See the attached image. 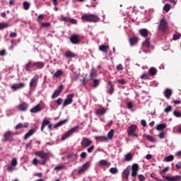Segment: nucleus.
<instances>
[{
	"mask_svg": "<svg viewBox=\"0 0 181 181\" xmlns=\"http://www.w3.org/2000/svg\"><path fill=\"white\" fill-rule=\"evenodd\" d=\"M35 155L42 159V162H40L41 165H46V162H47V159L49 158V153L41 151L35 152Z\"/></svg>",
	"mask_w": 181,
	"mask_h": 181,
	"instance_id": "nucleus-1",
	"label": "nucleus"
},
{
	"mask_svg": "<svg viewBox=\"0 0 181 181\" xmlns=\"http://www.w3.org/2000/svg\"><path fill=\"white\" fill-rule=\"evenodd\" d=\"M81 128L79 126L74 127V128L71 129L68 132H66L62 137V141H66L70 135L74 134V132H78Z\"/></svg>",
	"mask_w": 181,
	"mask_h": 181,
	"instance_id": "nucleus-2",
	"label": "nucleus"
},
{
	"mask_svg": "<svg viewBox=\"0 0 181 181\" xmlns=\"http://www.w3.org/2000/svg\"><path fill=\"white\" fill-rule=\"evenodd\" d=\"M83 21H86V22H98L100 18L95 15H83L82 16Z\"/></svg>",
	"mask_w": 181,
	"mask_h": 181,
	"instance_id": "nucleus-3",
	"label": "nucleus"
},
{
	"mask_svg": "<svg viewBox=\"0 0 181 181\" xmlns=\"http://www.w3.org/2000/svg\"><path fill=\"white\" fill-rule=\"evenodd\" d=\"M168 29H169L168 21H166L165 19H161L158 26V30H160L163 32V33H165Z\"/></svg>",
	"mask_w": 181,
	"mask_h": 181,
	"instance_id": "nucleus-4",
	"label": "nucleus"
},
{
	"mask_svg": "<svg viewBox=\"0 0 181 181\" xmlns=\"http://www.w3.org/2000/svg\"><path fill=\"white\" fill-rule=\"evenodd\" d=\"M92 144L93 141L86 137H83L81 142V145L83 148H88V146H91Z\"/></svg>",
	"mask_w": 181,
	"mask_h": 181,
	"instance_id": "nucleus-5",
	"label": "nucleus"
},
{
	"mask_svg": "<svg viewBox=\"0 0 181 181\" xmlns=\"http://www.w3.org/2000/svg\"><path fill=\"white\" fill-rule=\"evenodd\" d=\"M73 98H74V94H69L66 96V99L64 100L63 107H67V105H70V104L73 103Z\"/></svg>",
	"mask_w": 181,
	"mask_h": 181,
	"instance_id": "nucleus-6",
	"label": "nucleus"
},
{
	"mask_svg": "<svg viewBox=\"0 0 181 181\" xmlns=\"http://www.w3.org/2000/svg\"><path fill=\"white\" fill-rule=\"evenodd\" d=\"M13 135H15V133L12 132L8 131L6 132L4 135L5 142H8L9 141H13V139H12L13 138Z\"/></svg>",
	"mask_w": 181,
	"mask_h": 181,
	"instance_id": "nucleus-7",
	"label": "nucleus"
},
{
	"mask_svg": "<svg viewBox=\"0 0 181 181\" xmlns=\"http://www.w3.org/2000/svg\"><path fill=\"white\" fill-rule=\"evenodd\" d=\"M70 42L72 45H78L81 40L78 37V35H73L70 37Z\"/></svg>",
	"mask_w": 181,
	"mask_h": 181,
	"instance_id": "nucleus-8",
	"label": "nucleus"
},
{
	"mask_svg": "<svg viewBox=\"0 0 181 181\" xmlns=\"http://www.w3.org/2000/svg\"><path fill=\"white\" fill-rule=\"evenodd\" d=\"M132 177H136L138 172L139 171V165L138 164H133L132 166Z\"/></svg>",
	"mask_w": 181,
	"mask_h": 181,
	"instance_id": "nucleus-9",
	"label": "nucleus"
},
{
	"mask_svg": "<svg viewBox=\"0 0 181 181\" xmlns=\"http://www.w3.org/2000/svg\"><path fill=\"white\" fill-rule=\"evenodd\" d=\"M163 179L168 181H181V176L180 175H175L173 177H169L165 175H162Z\"/></svg>",
	"mask_w": 181,
	"mask_h": 181,
	"instance_id": "nucleus-10",
	"label": "nucleus"
},
{
	"mask_svg": "<svg viewBox=\"0 0 181 181\" xmlns=\"http://www.w3.org/2000/svg\"><path fill=\"white\" fill-rule=\"evenodd\" d=\"M90 168V162H86L82 168L78 170V175H83Z\"/></svg>",
	"mask_w": 181,
	"mask_h": 181,
	"instance_id": "nucleus-11",
	"label": "nucleus"
},
{
	"mask_svg": "<svg viewBox=\"0 0 181 181\" xmlns=\"http://www.w3.org/2000/svg\"><path fill=\"white\" fill-rule=\"evenodd\" d=\"M62 21L63 22H67V23H71L72 25H76L77 23V21L74 18H70L69 17L62 16Z\"/></svg>",
	"mask_w": 181,
	"mask_h": 181,
	"instance_id": "nucleus-12",
	"label": "nucleus"
},
{
	"mask_svg": "<svg viewBox=\"0 0 181 181\" xmlns=\"http://www.w3.org/2000/svg\"><path fill=\"white\" fill-rule=\"evenodd\" d=\"M64 88V86L63 85H61L59 87V89L54 91V93H53V95L52 96V98H57V97H59V95H60V94H62Z\"/></svg>",
	"mask_w": 181,
	"mask_h": 181,
	"instance_id": "nucleus-13",
	"label": "nucleus"
},
{
	"mask_svg": "<svg viewBox=\"0 0 181 181\" xmlns=\"http://www.w3.org/2000/svg\"><path fill=\"white\" fill-rule=\"evenodd\" d=\"M136 125L132 124L127 129L128 135H134L135 134V131H136Z\"/></svg>",
	"mask_w": 181,
	"mask_h": 181,
	"instance_id": "nucleus-14",
	"label": "nucleus"
},
{
	"mask_svg": "<svg viewBox=\"0 0 181 181\" xmlns=\"http://www.w3.org/2000/svg\"><path fill=\"white\" fill-rule=\"evenodd\" d=\"M108 84H109L110 87H109V89L107 90V93L110 95H112V94H114L115 85H114V83H112V82L111 81H108Z\"/></svg>",
	"mask_w": 181,
	"mask_h": 181,
	"instance_id": "nucleus-15",
	"label": "nucleus"
},
{
	"mask_svg": "<svg viewBox=\"0 0 181 181\" xmlns=\"http://www.w3.org/2000/svg\"><path fill=\"white\" fill-rule=\"evenodd\" d=\"M30 112L35 114V112H40L42 111V106L40 105H37L35 107L30 109Z\"/></svg>",
	"mask_w": 181,
	"mask_h": 181,
	"instance_id": "nucleus-16",
	"label": "nucleus"
},
{
	"mask_svg": "<svg viewBox=\"0 0 181 181\" xmlns=\"http://www.w3.org/2000/svg\"><path fill=\"white\" fill-rule=\"evenodd\" d=\"M25 87V83H17V84H14L11 86V88L13 90H15V91H16V90H19V88H23Z\"/></svg>",
	"mask_w": 181,
	"mask_h": 181,
	"instance_id": "nucleus-17",
	"label": "nucleus"
},
{
	"mask_svg": "<svg viewBox=\"0 0 181 181\" xmlns=\"http://www.w3.org/2000/svg\"><path fill=\"white\" fill-rule=\"evenodd\" d=\"M66 59H73V57H76V54L71 51H66L64 54Z\"/></svg>",
	"mask_w": 181,
	"mask_h": 181,
	"instance_id": "nucleus-18",
	"label": "nucleus"
},
{
	"mask_svg": "<svg viewBox=\"0 0 181 181\" xmlns=\"http://www.w3.org/2000/svg\"><path fill=\"white\" fill-rule=\"evenodd\" d=\"M139 33L143 37H148V35H149V31L147 29L143 28L139 30Z\"/></svg>",
	"mask_w": 181,
	"mask_h": 181,
	"instance_id": "nucleus-19",
	"label": "nucleus"
},
{
	"mask_svg": "<svg viewBox=\"0 0 181 181\" xmlns=\"http://www.w3.org/2000/svg\"><path fill=\"white\" fill-rule=\"evenodd\" d=\"M37 80H38L37 76H34L30 82V87H36V83H37Z\"/></svg>",
	"mask_w": 181,
	"mask_h": 181,
	"instance_id": "nucleus-20",
	"label": "nucleus"
},
{
	"mask_svg": "<svg viewBox=\"0 0 181 181\" xmlns=\"http://www.w3.org/2000/svg\"><path fill=\"white\" fill-rule=\"evenodd\" d=\"M18 110L20 111H26V110H28V103H21L18 105Z\"/></svg>",
	"mask_w": 181,
	"mask_h": 181,
	"instance_id": "nucleus-21",
	"label": "nucleus"
},
{
	"mask_svg": "<svg viewBox=\"0 0 181 181\" xmlns=\"http://www.w3.org/2000/svg\"><path fill=\"white\" fill-rule=\"evenodd\" d=\"M99 165L100 166H107V168H110V166H111V163L107 161V160H100L99 161Z\"/></svg>",
	"mask_w": 181,
	"mask_h": 181,
	"instance_id": "nucleus-22",
	"label": "nucleus"
},
{
	"mask_svg": "<svg viewBox=\"0 0 181 181\" xmlns=\"http://www.w3.org/2000/svg\"><path fill=\"white\" fill-rule=\"evenodd\" d=\"M29 127V123H19L16 126V129H22V128H28Z\"/></svg>",
	"mask_w": 181,
	"mask_h": 181,
	"instance_id": "nucleus-23",
	"label": "nucleus"
},
{
	"mask_svg": "<svg viewBox=\"0 0 181 181\" xmlns=\"http://www.w3.org/2000/svg\"><path fill=\"white\" fill-rule=\"evenodd\" d=\"M129 177V170L128 168H126L122 172V178L126 179V180H128Z\"/></svg>",
	"mask_w": 181,
	"mask_h": 181,
	"instance_id": "nucleus-24",
	"label": "nucleus"
},
{
	"mask_svg": "<svg viewBox=\"0 0 181 181\" xmlns=\"http://www.w3.org/2000/svg\"><path fill=\"white\" fill-rule=\"evenodd\" d=\"M173 92L169 88H166L165 90L164 91V95L165 97V98H170V97L172 96Z\"/></svg>",
	"mask_w": 181,
	"mask_h": 181,
	"instance_id": "nucleus-25",
	"label": "nucleus"
},
{
	"mask_svg": "<svg viewBox=\"0 0 181 181\" xmlns=\"http://www.w3.org/2000/svg\"><path fill=\"white\" fill-rule=\"evenodd\" d=\"M64 74V72H63V71H62V69H59L55 72L53 77H54L55 78H60V77H62Z\"/></svg>",
	"mask_w": 181,
	"mask_h": 181,
	"instance_id": "nucleus-26",
	"label": "nucleus"
},
{
	"mask_svg": "<svg viewBox=\"0 0 181 181\" xmlns=\"http://www.w3.org/2000/svg\"><path fill=\"white\" fill-rule=\"evenodd\" d=\"M33 134H35V129H30L28 132L25 135L24 139H29V138H30V136H32Z\"/></svg>",
	"mask_w": 181,
	"mask_h": 181,
	"instance_id": "nucleus-27",
	"label": "nucleus"
},
{
	"mask_svg": "<svg viewBox=\"0 0 181 181\" xmlns=\"http://www.w3.org/2000/svg\"><path fill=\"white\" fill-rule=\"evenodd\" d=\"M109 49L110 46L108 45H100L99 47V50H100V52H103L104 53H107Z\"/></svg>",
	"mask_w": 181,
	"mask_h": 181,
	"instance_id": "nucleus-28",
	"label": "nucleus"
},
{
	"mask_svg": "<svg viewBox=\"0 0 181 181\" xmlns=\"http://www.w3.org/2000/svg\"><path fill=\"white\" fill-rule=\"evenodd\" d=\"M107 112L105 108L98 109L95 112L96 115H104Z\"/></svg>",
	"mask_w": 181,
	"mask_h": 181,
	"instance_id": "nucleus-29",
	"label": "nucleus"
},
{
	"mask_svg": "<svg viewBox=\"0 0 181 181\" xmlns=\"http://www.w3.org/2000/svg\"><path fill=\"white\" fill-rule=\"evenodd\" d=\"M33 67H35V63L30 62L25 64V69L26 71H29L30 69H33Z\"/></svg>",
	"mask_w": 181,
	"mask_h": 181,
	"instance_id": "nucleus-30",
	"label": "nucleus"
},
{
	"mask_svg": "<svg viewBox=\"0 0 181 181\" xmlns=\"http://www.w3.org/2000/svg\"><path fill=\"white\" fill-rule=\"evenodd\" d=\"M131 46H135L138 43V37H133L129 39Z\"/></svg>",
	"mask_w": 181,
	"mask_h": 181,
	"instance_id": "nucleus-31",
	"label": "nucleus"
},
{
	"mask_svg": "<svg viewBox=\"0 0 181 181\" xmlns=\"http://www.w3.org/2000/svg\"><path fill=\"white\" fill-rule=\"evenodd\" d=\"M69 121V119H65L64 120H62L60 122H59L58 123H57L55 125H54V128H59V127H62V125H64V124H66L67 122Z\"/></svg>",
	"mask_w": 181,
	"mask_h": 181,
	"instance_id": "nucleus-32",
	"label": "nucleus"
},
{
	"mask_svg": "<svg viewBox=\"0 0 181 181\" xmlns=\"http://www.w3.org/2000/svg\"><path fill=\"white\" fill-rule=\"evenodd\" d=\"M95 139L100 141V142H107V141H108V138L105 136H95Z\"/></svg>",
	"mask_w": 181,
	"mask_h": 181,
	"instance_id": "nucleus-33",
	"label": "nucleus"
},
{
	"mask_svg": "<svg viewBox=\"0 0 181 181\" xmlns=\"http://www.w3.org/2000/svg\"><path fill=\"white\" fill-rule=\"evenodd\" d=\"M10 25L8 23H0V30H4V29H6L9 28Z\"/></svg>",
	"mask_w": 181,
	"mask_h": 181,
	"instance_id": "nucleus-34",
	"label": "nucleus"
},
{
	"mask_svg": "<svg viewBox=\"0 0 181 181\" xmlns=\"http://www.w3.org/2000/svg\"><path fill=\"white\" fill-rule=\"evenodd\" d=\"M34 67H37V69H43V67H45V64L43 62H35L34 63Z\"/></svg>",
	"mask_w": 181,
	"mask_h": 181,
	"instance_id": "nucleus-35",
	"label": "nucleus"
},
{
	"mask_svg": "<svg viewBox=\"0 0 181 181\" xmlns=\"http://www.w3.org/2000/svg\"><path fill=\"white\" fill-rule=\"evenodd\" d=\"M50 124V121L44 119L42 124L41 127V131H43L45 129V127H47Z\"/></svg>",
	"mask_w": 181,
	"mask_h": 181,
	"instance_id": "nucleus-36",
	"label": "nucleus"
},
{
	"mask_svg": "<svg viewBox=\"0 0 181 181\" xmlns=\"http://www.w3.org/2000/svg\"><path fill=\"white\" fill-rule=\"evenodd\" d=\"M166 128V124L162 123L157 126L156 129L157 131H163Z\"/></svg>",
	"mask_w": 181,
	"mask_h": 181,
	"instance_id": "nucleus-37",
	"label": "nucleus"
},
{
	"mask_svg": "<svg viewBox=\"0 0 181 181\" xmlns=\"http://www.w3.org/2000/svg\"><path fill=\"white\" fill-rule=\"evenodd\" d=\"M157 70L155 67H151L148 70V73L151 74V76H156Z\"/></svg>",
	"mask_w": 181,
	"mask_h": 181,
	"instance_id": "nucleus-38",
	"label": "nucleus"
},
{
	"mask_svg": "<svg viewBox=\"0 0 181 181\" xmlns=\"http://www.w3.org/2000/svg\"><path fill=\"white\" fill-rule=\"evenodd\" d=\"M133 156H133L131 153H127V154L125 156V160H126L127 162H131V160H132Z\"/></svg>",
	"mask_w": 181,
	"mask_h": 181,
	"instance_id": "nucleus-39",
	"label": "nucleus"
},
{
	"mask_svg": "<svg viewBox=\"0 0 181 181\" xmlns=\"http://www.w3.org/2000/svg\"><path fill=\"white\" fill-rule=\"evenodd\" d=\"M143 45H144L146 47H150L151 40L149 39H146V40L143 42Z\"/></svg>",
	"mask_w": 181,
	"mask_h": 181,
	"instance_id": "nucleus-40",
	"label": "nucleus"
},
{
	"mask_svg": "<svg viewBox=\"0 0 181 181\" xmlns=\"http://www.w3.org/2000/svg\"><path fill=\"white\" fill-rule=\"evenodd\" d=\"M90 76L91 79L94 78L95 77H97V71H95V69H92Z\"/></svg>",
	"mask_w": 181,
	"mask_h": 181,
	"instance_id": "nucleus-41",
	"label": "nucleus"
},
{
	"mask_svg": "<svg viewBox=\"0 0 181 181\" xmlns=\"http://www.w3.org/2000/svg\"><path fill=\"white\" fill-rule=\"evenodd\" d=\"M108 139H112L114 138V129H111L107 134Z\"/></svg>",
	"mask_w": 181,
	"mask_h": 181,
	"instance_id": "nucleus-42",
	"label": "nucleus"
},
{
	"mask_svg": "<svg viewBox=\"0 0 181 181\" xmlns=\"http://www.w3.org/2000/svg\"><path fill=\"white\" fill-rule=\"evenodd\" d=\"M109 172L112 175H117L118 173V169L117 168H111Z\"/></svg>",
	"mask_w": 181,
	"mask_h": 181,
	"instance_id": "nucleus-43",
	"label": "nucleus"
},
{
	"mask_svg": "<svg viewBox=\"0 0 181 181\" xmlns=\"http://www.w3.org/2000/svg\"><path fill=\"white\" fill-rule=\"evenodd\" d=\"M23 8L25 11H28L29 8H30V4L28 1H24L23 2Z\"/></svg>",
	"mask_w": 181,
	"mask_h": 181,
	"instance_id": "nucleus-44",
	"label": "nucleus"
},
{
	"mask_svg": "<svg viewBox=\"0 0 181 181\" xmlns=\"http://www.w3.org/2000/svg\"><path fill=\"white\" fill-rule=\"evenodd\" d=\"M100 85V80L99 79H93V87L94 88H97Z\"/></svg>",
	"mask_w": 181,
	"mask_h": 181,
	"instance_id": "nucleus-45",
	"label": "nucleus"
},
{
	"mask_svg": "<svg viewBox=\"0 0 181 181\" xmlns=\"http://www.w3.org/2000/svg\"><path fill=\"white\" fill-rule=\"evenodd\" d=\"M163 11H165V12H168L169 11H170V4H166L163 7Z\"/></svg>",
	"mask_w": 181,
	"mask_h": 181,
	"instance_id": "nucleus-46",
	"label": "nucleus"
},
{
	"mask_svg": "<svg viewBox=\"0 0 181 181\" xmlns=\"http://www.w3.org/2000/svg\"><path fill=\"white\" fill-rule=\"evenodd\" d=\"M40 27L41 28H50V23H41Z\"/></svg>",
	"mask_w": 181,
	"mask_h": 181,
	"instance_id": "nucleus-47",
	"label": "nucleus"
},
{
	"mask_svg": "<svg viewBox=\"0 0 181 181\" xmlns=\"http://www.w3.org/2000/svg\"><path fill=\"white\" fill-rule=\"evenodd\" d=\"M64 169H66V166L64 165H57L54 168V170H63Z\"/></svg>",
	"mask_w": 181,
	"mask_h": 181,
	"instance_id": "nucleus-48",
	"label": "nucleus"
},
{
	"mask_svg": "<svg viewBox=\"0 0 181 181\" xmlns=\"http://www.w3.org/2000/svg\"><path fill=\"white\" fill-rule=\"evenodd\" d=\"M173 159H175V157H173V156H168V157H166L165 158V160L166 162H172V160H173Z\"/></svg>",
	"mask_w": 181,
	"mask_h": 181,
	"instance_id": "nucleus-49",
	"label": "nucleus"
},
{
	"mask_svg": "<svg viewBox=\"0 0 181 181\" xmlns=\"http://www.w3.org/2000/svg\"><path fill=\"white\" fill-rule=\"evenodd\" d=\"M173 115H175V117H177V118H180L181 117V112L180 111L177 110H175L173 112Z\"/></svg>",
	"mask_w": 181,
	"mask_h": 181,
	"instance_id": "nucleus-50",
	"label": "nucleus"
},
{
	"mask_svg": "<svg viewBox=\"0 0 181 181\" xmlns=\"http://www.w3.org/2000/svg\"><path fill=\"white\" fill-rule=\"evenodd\" d=\"M146 139H148V141H149V142H156L155 139H153V137L152 136L150 135H147L146 136Z\"/></svg>",
	"mask_w": 181,
	"mask_h": 181,
	"instance_id": "nucleus-51",
	"label": "nucleus"
},
{
	"mask_svg": "<svg viewBox=\"0 0 181 181\" xmlns=\"http://www.w3.org/2000/svg\"><path fill=\"white\" fill-rule=\"evenodd\" d=\"M95 148V145L91 146L90 147L87 148V152L88 153H91L93 152V151H94Z\"/></svg>",
	"mask_w": 181,
	"mask_h": 181,
	"instance_id": "nucleus-52",
	"label": "nucleus"
},
{
	"mask_svg": "<svg viewBox=\"0 0 181 181\" xmlns=\"http://www.w3.org/2000/svg\"><path fill=\"white\" fill-rule=\"evenodd\" d=\"M181 37V34H174L173 35V40H178V39H180Z\"/></svg>",
	"mask_w": 181,
	"mask_h": 181,
	"instance_id": "nucleus-53",
	"label": "nucleus"
},
{
	"mask_svg": "<svg viewBox=\"0 0 181 181\" xmlns=\"http://www.w3.org/2000/svg\"><path fill=\"white\" fill-rule=\"evenodd\" d=\"M141 78L142 80H149V76H148V74H144L143 75L141 76Z\"/></svg>",
	"mask_w": 181,
	"mask_h": 181,
	"instance_id": "nucleus-54",
	"label": "nucleus"
},
{
	"mask_svg": "<svg viewBox=\"0 0 181 181\" xmlns=\"http://www.w3.org/2000/svg\"><path fill=\"white\" fill-rule=\"evenodd\" d=\"M16 165H18V161L16 158H13L11 160V166H16Z\"/></svg>",
	"mask_w": 181,
	"mask_h": 181,
	"instance_id": "nucleus-55",
	"label": "nucleus"
},
{
	"mask_svg": "<svg viewBox=\"0 0 181 181\" xmlns=\"http://www.w3.org/2000/svg\"><path fill=\"white\" fill-rule=\"evenodd\" d=\"M170 111H172V106H168L165 109V112H166V114H168V112H170Z\"/></svg>",
	"mask_w": 181,
	"mask_h": 181,
	"instance_id": "nucleus-56",
	"label": "nucleus"
},
{
	"mask_svg": "<svg viewBox=\"0 0 181 181\" xmlns=\"http://www.w3.org/2000/svg\"><path fill=\"white\" fill-rule=\"evenodd\" d=\"M167 172H169V168L166 167L165 169H163L162 171L160 172V175L163 173L165 175Z\"/></svg>",
	"mask_w": 181,
	"mask_h": 181,
	"instance_id": "nucleus-57",
	"label": "nucleus"
},
{
	"mask_svg": "<svg viewBox=\"0 0 181 181\" xmlns=\"http://www.w3.org/2000/svg\"><path fill=\"white\" fill-rule=\"evenodd\" d=\"M56 103H57V105H62V103H63V99L62 98H58L56 100Z\"/></svg>",
	"mask_w": 181,
	"mask_h": 181,
	"instance_id": "nucleus-58",
	"label": "nucleus"
},
{
	"mask_svg": "<svg viewBox=\"0 0 181 181\" xmlns=\"http://www.w3.org/2000/svg\"><path fill=\"white\" fill-rule=\"evenodd\" d=\"M133 107H134V105L132 104V102H129L127 103V108L129 110H132Z\"/></svg>",
	"mask_w": 181,
	"mask_h": 181,
	"instance_id": "nucleus-59",
	"label": "nucleus"
},
{
	"mask_svg": "<svg viewBox=\"0 0 181 181\" xmlns=\"http://www.w3.org/2000/svg\"><path fill=\"white\" fill-rule=\"evenodd\" d=\"M37 22H39V23H40V19H45V15L43 14H40V16H38L37 17Z\"/></svg>",
	"mask_w": 181,
	"mask_h": 181,
	"instance_id": "nucleus-60",
	"label": "nucleus"
},
{
	"mask_svg": "<svg viewBox=\"0 0 181 181\" xmlns=\"http://www.w3.org/2000/svg\"><path fill=\"white\" fill-rule=\"evenodd\" d=\"M116 69L117 70H124V66H122V64H119L116 66Z\"/></svg>",
	"mask_w": 181,
	"mask_h": 181,
	"instance_id": "nucleus-61",
	"label": "nucleus"
},
{
	"mask_svg": "<svg viewBox=\"0 0 181 181\" xmlns=\"http://www.w3.org/2000/svg\"><path fill=\"white\" fill-rule=\"evenodd\" d=\"M117 83L119 84H127V81L124 79H119L117 80Z\"/></svg>",
	"mask_w": 181,
	"mask_h": 181,
	"instance_id": "nucleus-62",
	"label": "nucleus"
},
{
	"mask_svg": "<svg viewBox=\"0 0 181 181\" xmlns=\"http://www.w3.org/2000/svg\"><path fill=\"white\" fill-rule=\"evenodd\" d=\"M81 158L82 159H86V158H87V153L83 152L82 153H81Z\"/></svg>",
	"mask_w": 181,
	"mask_h": 181,
	"instance_id": "nucleus-63",
	"label": "nucleus"
},
{
	"mask_svg": "<svg viewBox=\"0 0 181 181\" xmlns=\"http://www.w3.org/2000/svg\"><path fill=\"white\" fill-rule=\"evenodd\" d=\"M139 180L140 181H144L145 180V176L142 175H139Z\"/></svg>",
	"mask_w": 181,
	"mask_h": 181,
	"instance_id": "nucleus-64",
	"label": "nucleus"
}]
</instances>
